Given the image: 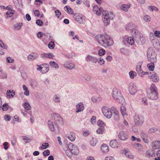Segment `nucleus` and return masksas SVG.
<instances>
[{"label":"nucleus","instance_id":"61","mask_svg":"<svg viewBox=\"0 0 160 160\" xmlns=\"http://www.w3.org/2000/svg\"><path fill=\"white\" fill-rule=\"evenodd\" d=\"M8 105L7 104H4L2 107V109L3 110H7L8 108Z\"/></svg>","mask_w":160,"mask_h":160},{"label":"nucleus","instance_id":"47","mask_svg":"<svg viewBox=\"0 0 160 160\" xmlns=\"http://www.w3.org/2000/svg\"><path fill=\"white\" fill-rule=\"evenodd\" d=\"M104 130V128H99L97 130V132L98 134H102Z\"/></svg>","mask_w":160,"mask_h":160},{"label":"nucleus","instance_id":"44","mask_svg":"<svg viewBox=\"0 0 160 160\" xmlns=\"http://www.w3.org/2000/svg\"><path fill=\"white\" fill-rule=\"evenodd\" d=\"M154 154L153 151L152 150H149L146 152V155L148 157H150L153 156Z\"/></svg>","mask_w":160,"mask_h":160},{"label":"nucleus","instance_id":"59","mask_svg":"<svg viewBox=\"0 0 160 160\" xmlns=\"http://www.w3.org/2000/svg\"><path fill=\"white\" fill-rule=\"evenodd\" d=\"M157 130V129L155 128H152L149 129L148 132L150 133H153L154 132L156 131Z\"/></svg>","mask_w":160,"mask_h":160},{"label":"nucleus","instance_id":"25","mask_svg":"<svg viewBox=\"0 0 160 160\" xmlns=\"http://www.w3.org/2000/svg\"><path fill=\"white\" fill-rule=\"evenodd\" d=\"M68 139L71 141H74L76 138V136L74 133L72 132L68 133Z\"/></svg>","mask_w":160,"mask_h":160},{"label":"nucleus","instance_id":"10","mask_svg":"<svg viewBox=\"0 0 160 160\" xmlns=\"http://www.w3.org/2000/svg\"><path fill=\"white\" fill-rule=\"evenodd\" d=\"M68 148L71 151L72 154L74 155H78L79 153V150L78 147L72 143H70L69 144L68 146H66V148Z\"/></svg>","mask_w":160,"mask_h":160},{"label":"nucleus","instance_id":"37","mask_svg":"<svg viewBox=\"0 0 160 160\" xmlns=\"http://www.w3.org/2000/svg\"><path fill=\"white\" fill-rule=\"evenodd\" d=\"M66 153L69 158H71L72 157V153L69 149L66 150Z\"/></svg>","mask_w":160,"mask_h":160},{"label":"nucleus","instance_id":"35","mask_svg":"<svg viewBox=\"0 0 160 160\" xmlns=\"http://www.w3.org/2000/svg\"><path fill=\"white\" fill-rule=\"evenodd\" d=\"M97 143L96 138H92L90 141V144L93 146H95Z\"/></svg>","mask_w":160,"mask_h":160},{"label":"nucleus","instance_id":"1","mask_svg":"<svg viewBox=\"0 0 160 160\" xmlns=\"http://www.w3.org/2000/svg\"><path fill=\"white\" fill-rule=\"evenodd\" d=\"M98 42L104 47H107L112 45L114 42L111 37L107 34H98L95 37Z\"/></svg>","mask_w":160,"mask_h":160},{"label":"nucleus","instance_id":"58","mask_svg":"<svg viewBox=\"0 0 160 160\" xmlns=\"http://www.w3.org/2000/svg\"><path fill=\"white\" fill-rule=\"evenodd\" d=\"M36 23L38 25L41 26L42 25L43 22L41 20L38 19L36 21Z\"/></svg>","mask_w":160,"mask_h":160},{"label":"nucleus","instance_id":"38","mask_svg":"<svg viewBox=\"0 0 160 160\" xmlns=\"http://www.w3.org/2000/svg\"><path fill=\"white\" fill-rule=\"evenodd\" d=\"M130 77L131 79H133L135 76L137 75V73L134 71H131L129 72Z\"/></svg>","mask_w":160,"mask_h":160},{"label":"nucleus","instance_id":"48","mask_svg":"<svg viewBox=\"0 0 160 160\" xmlns=\"http://www.w3.org/2000/svg\"><path fill=\"white\" fill-rule=\"evenodd\" d=\"M24 107L26 110H29L30 108V106L28 102H25L24 104Z\"/></svg>","mask_w":160,"mask_h":160},{"label":"nucleus","instance_id":"32","mask_svg":"<svg viewBox=\"0 0 160 160\" xmlns=\"http://www.w3.org/2000/svg\"><path fill=\"white\" fill-rule=\"evenodd\" d=\"M7 95L10 97H13L15 95V92L12 90H8L7 91Z\"/></svg>","mask_w":160,"mask_h":160},{"label":"nucleus","instance_id":"26","mask_svg":"<svg viewBox=\"0 0 160 160\" xmlns=\"http://www.w3.org/2000/svg\"><path fill=\"white\" fill-rule=\"evenodd\" d=\"M141 136L145 143H148V136L146 134L143 132H142L141 133Z\"/></svg>","mask_w":160,"mask_h":160},{"label":"nucleus","instance_id":"23","mask_svg":"<svg viewBox=\"0 0 160 160\" xmlns=\"http://www.w3.org/2000/svg\"><path fill=\"white\" fill-rule=\"evenodd\" d=\"M131 6V5L130 3H128L126 4H122L120 7V8L122 10L125 12H127L128 9Z\"/></svg>","mask_w":160,"mask_h":160},{"label":"nucleus","instance_id":"53","mask_svg":"<svg viewBox=\"0 0 160 160\" xmlns=\"http://www.w3.org/2000/svg\"><path fill=\"white\" fill-rule=\"evenodd\" d=\"M105 52V50L103 49H102L98 51V54L100 56L103 55L104 54Z\"/></svg>","mask_w":160,"mask_h":160},{"label":"nucleus","instance_id":"49","mask_svg":"<svg viewBox=\"0 0 160 160\" xmlns=\"http://www.w3.org/2000/svg\"><path fill=\"white\" fill-rule=\"evenodd\" d=\"M121 53L123 54L127 55L128 53V50L125 49L124 48H121L120 50Z\"/></svg>","mask_w":160,"mask_h":160},{"label":"nucleus","instance_id":"42","mask_svg":"<svg viewBox=\"0 0 160 160\" xmlns=\"http://www.w3.org/2000/svg\"><path fill=\"white\" fill-rule=\"evenodd\" d=\"M147 67L151 71H153L154 69V66L153 63H152V64H148L147 65Z\"/></svg>","mask_w":160,"mask_h":160},{"label":"nucleus","instance_id":"40","mask_svg":"<svg viewBox=\"0 0 160 160\" xmlns=\"http://www.w3.org/2000/svg\"><path fill=\"white\" fill-rule=\"evenodd\" d=\"M43 55L45 58H53L54 57V55L52 53H48L44 54Z\"/></svg>","mask_w":160,"mask_h":160},{"label":"nucleus","instance_id":"36","mask_svg":"<svg viewBox=\"0 0 160 160\" xmlns=\"http://www.w3.org/2000/svg\"><path fill=\"white\" fill-rule=\"evenodd\" d=\"M22 87L23 90L25 91L24 94L26 96H28L29 94V92L27 87L25 85H23Z\"/></svg>","mask_w":160,"mask_h":160},{"label":"nucleus","instance_id":"50","mask_svg":"<svg viewBox=\"0 0 160 160\" xmlns=\"http://www.w3.org/2000/svg\"><path fill=\"white\" fill-rule=\"evenodd\" d=\"M0 47L4 49H6L8 48V46L4 44V43L0 39Z\"/></svg>","mask_w":160,"mask_h":160},{"label":"nucleus","instance_id":"13","mask_svg":"<svg viewBox=\"0 0 160 160\" xmlns=\"http://www.w3.org/2000/svg\"><path fill=\"white\" fill-rule=\"evenodd\" d=\"M129 91L131 94H135L137 92L136 86L133 83L131 84L129 87Z\"/></svg>","mask_w":160,"mask_h":160},{"label":"nucleus","instance_id":"64","mask_svg":"<svg viewBox=\"0 0 160 160\" xmlns=\"http://www.w3.org/2000/svg\"><path fill=\"white\" fill-rule=\"evenodd\" d=\"M105 160H115V159L113 157L109 156L106 157L105 158Z\"/></svg>","mask_w":160,"mask_h":160},{"label":"nucleus","instance_id":"39","mask_svg":"<svg viewBox=\"0 0 160 160\" xmlns=\"http://www.w3.org/2000/svg\"><path fill=\"white\" fill-rule=\"evenodd\" d=\"M121 111L123 116L126 114V109L125 107L123 106L121 107Z\"/></svg>","mask_w":160,"mask_h":160},{"label":"nucleus","instance_id":"20","mask_svg":"<svg viewBox=\"0 0 160 160\" xmlns=\"http://www.w3.org/2000/svg\"><path fill=\"white\" fill-rule=\"evenodd\" d=\"M64 66L66 68L69 69L74 68L75 66L74 63L69 62H66L64 63Z\"/></svg>","mask_w":160,"mask_h":160},{"label":"nucleus","instance_id":"57","mask_svg":"<svg viewBox=\"0 0 160 160\" xmlns=\"http://www.w3.org/2000/svg\"><path fill=\"white\" fill-rule=\"evenodd\" d=\"M142 102L144 105H147V100L146 98H143L142 99Z\"/></svg>","mask_w":160,"mask_h":160},{"label":"nucleus","instance_id":"41","mask_svg":"<svg viewBox=\"0 0 160 160\" xmlns=\"http://www.w3.org/2000/svg\"><path fill=\"white\" fill-rule=\"evenodd\" d=\"M144 21L145 22H150L151 20V17L148 15L144 16L143 18Z\"/></svg>","mask_w":160,"mask_h":160},{"label":"nucleus","instance_id":"15","mask_svg":"<svg viewBox=\"0 0 160 160\" xmlns=\"http://www.w3.org/2000/svg\"><path fill=\"white\" fill-rule=\"evenodd\" d=\"M48 124L50 130L52 132L54 131L58 128L57 125L51 121H48Z\"/></svg>","mask_w":160,"mask_h":160},{"label":"nucleus","instance_id":"30","mask_svg":"<svg viewBox=\"0 0 160 160\" xmlns=\"http://www.w3.org/2000/svg\"><path fill=\"white\" fill-rule=\"evenodd\" d=\"M23 25L22 23L20 22L16 23L14 25V29L15 30H20Z\"/></svg>","mask_w":160,"mask_h":160},{"label":"nucleus","instance_id":"51","mask_svg":"<svg viewBox=\"0 0 160 160\" xmlns=\"http://www.w3.org/2000/svg\"><path fill=\"white\" fill-rule=\"evenodd\" d=\"M92 100L94 102H99L100 99L99 98L92 97Z\"/></svg>","mask_w":160,"mask_h":160},{"label":"nucleus","instance_id":"55","mask_svg":"<svg viewBox=\"0 0 160 160\" xmlns=\"http://www.w3.org/2000/svg\"><path fill=\"white\" fill-rule=\"evenodd\" d=\"M48 143H43L42 144V147H41V148L42 149H45L47 148L48 146Z\"/></svg>","mask_w":160,"mask_h":160},{"label":"nucleus","instance_id":"4","mask_svg":"<svg viewBox=\"0 0 160 160\" xmlns=\"http://www.w3.org/2000/svg\"><path fill=\"white\" fill-rule=\"evenodd\" d=\"M113 16L112 13H109L107 11L102 12V20L105 25L107 26L109 25L110 20L113 19Z\"/></svg>","mask_w":160,"mask_h":160},{"label":"nucleus","instance_id":"56","mask_svg":"<svg viewBox=\"0 0 160 160\" xmlns=\"http://www.w3.org/2000/svg\"><path fill=\"white\" fill-rule=\"evenodd\" d=\"M154 34L156 37L159 38H160V31L156 30L155 31L154 33Z\"/></svg>","mask_w":160,"mask_h":160},{"label":"nucleus","instance_id":"34","mask_svg":"<svg viewBox=\"0 0 160 160\" xmlns=\"http://www.w3.org/2000/svg\"><path fill=\"white\" fill-rule=\"evenodd\" d=\"M49 64L51 66L54 68H57L59 67V66L57 63L54 61H51L50 62Z\"/></svg>","mask_w":160,"mask_h":160},{"label":"nucleus","instance_id":"2","mask_svg":"<svg viewBox=\"0 0 160 160\" xmlns=\"http://www.w3.org/2000/svg\"><path fill=\"white\" fill-rule=\"evenodd\" d=\"M149 90L150 92L147 94L148 98L152 100L157 99L158 98V89L154 84H151Z\"/></svg>","mask_w":160,"mask_h":160},{"label":"nucleus","instance_id":"8","mask_svg":"<svg viewBox=\"0 0 160 160\" xmlns=\"http://www.w3.org/2000/svg\"><path fill=\"white\" fill-rule=\"evenodd\" d=\"M134 122L137 125H141L144 122V117L140 115H136L134 117Z\"/></svg>","mask_w":160,"mask_h":160},{"label":"nucleus","instance_id":"27","mask_svg":"<svg viewBox=\"0 0 160 160\" xmlns=\"http://www.w3.org/2000/svg\"><path fill=\"white\" fill-rule=\"evenodd\" d=\"M65 10L70 14H73V10L69 6H66L64 8Z\"/></svg>","mask_w":160,"mask_h":160},{"label":"nucleus","instance_id":"18","mask_svg":"<svg viewBox=\"0 0 160 160\" xmlns=\"http://www.w3.org/2000/svg\"><path fill=\"white\" fill-rule=\"evenodd\" d=\"M85 59L88 62L91 61L94 63H96L98 62V60L97 58L93 57L90 55H88L87 57H86Z\"/></svg>","mask_w":160,"mask_h":160},{"label":"nucleus","instance_id":"43","mask_svg":"<svg viewBox=\"0 0 160 160\" xmlns=\"http://www.w3.org/2000/svg\"><path fill=\"white\" fill-rule=\"evenodd\" d=\"M125 152V155L130 158H133V156L132 155V154L129 152Z\"/></svg>","mask_w":160,"mask_h":160},{"label":"nucleus","instance_id":"54","mask_svg":"<svg viewBox=\"0 0 160 160\" xmlns=\"http://www.w3.org/2000/svg\"><path fill=\"white\" fill-rule=\"evenodd\" d=\"M91 122L92 124H94L96 122V117L94 116H93L91 118Z\"/></svg>","mask_w":160,"mask_h":160},{"label":"nucleus","instance_id":"28","mask_svg":"<svg viewBox=\"0 0 160 160\" xmlns=\"http://www.w3.org/2000/svg\"><path fill=\"white\" fill-rule=\"evenodd\" d=\"M101 150L104 152H107L109 151L108 146L105 144L102 145L101 146Z\"/></svg>","mask_w":160,"mask_h":160},{"label":"nucleus","instance_id":"24","mask_svg":"<svg viewBox=\"0 0 160 160\" xmlns=\"http://www.w3.org/2000/svg\"><path fill=\"white\" fill-rule=\"evenodd\" d=\"M38 57L37 54L33 53L29 54L28 57V59L29 61H33Z\"/></svg>","mask_w":160,"mask_h":160},{"label":"nucleus","instance_id":"62","mask_svg":"<svg viewBox=\"0 0 160 160\" xmlns=\"http://www.w3.org/2000/svg\"><path fill=\"white\" fill-rule=\"evenodd\" d=\"M45 35V34L43 33L42 32H39L37 34V37L38 38H41Z\"/></svg>","mask_w":160,"mask_h":160},{"label":"nucleus","instance_id":"9","mask_svg":"<svg viewBox=\"0 0 160 160\" xmlns=\"http://www.w3.org/2000/svg\"><path fill=\"white\" fill-rule=\"evenodd\" d=\"M38 68H37L38 71H39L42 73H45L47 72L49 70L48 65L46 63L42 64L39 66L37 65Z\"/></svg>","mask_w":160,"mask_h":160},{"label":"nucleus","instance_id":"17","mask_svg":"<svg viewBox=\"0 0 160 160\" xmlns=\"http://www.w3.org/2000/svg\"><path fill=\"white\" fill-rule=\"evenodd\" d=\"M102 8H99L97 6L95 5L93 7V11L97 15H100L102 13Z\"/></svg>","mask_w":160,"mask_h":160},{"label":"nucleus","instance_id":"7","mask_svg":"<svg viewBox=\"0 0 160 160\" xmlns=\"http://www.w3.org/2000/svg\"><path fill=\"white\" fill-rule=\"evenodd\" d=\"M102 112L104 116L107 118H110L112 116V112L108 107L103 106L101 108Z\"/></svg>","mask_w":160,"mask_h":160},{"label":"nucleus","instance_id":"19","mask_svg":"<svg viewBox=\"0 0 160 160\" xmlns=\"http://www.w3.org/2000/svg\"><path fill=\"white\" fill-rule=\"evenodd\" d=\"M110 145L112 148H116L120 146V144L116 140H113L110 141Z\"/></svg>","mask_w":160,"mask_h":160},{"label":"nucleus","instance_id":"31","mask_svg":"<svg viewBox=\"0 0 160 160\" xmlns=\"http://www.w3.org/2000/svg\"><path fill=\"white\" fill-rule=\"evenodd\" d=\"M127 42L130 45H133L134 43V41L133 38L131 37L128 38L127 39Z\"/></svg>","mask_w":160,"mask_h":160},{"label":"nucleus","instance_id":"11","mask_svg":"<svg viewBox=\"0 0 160 160\" xmlns=\"http://www.w3.org/2000/svg\"><path fill=\"white\" fill-rule=\"evenodd\" d=\"M118 138L124 141L128 138V135L126 132L122 131L120 132L119 133Z\"/></svg>","mask_w":160,"mask_h":160},{"label":"nucleus","instance_id":"60","mask_svg":"<svg viewBox=\"0 0 160 160\" xmlns=\"http://www.w3.org/2000/svg\"><path fill=\"white\" fill-rule=\"evenodd\" d=\"M50 154V151L48 150L45 151L43 152V154L45 156H48Z\"/></svg>","mask_w":160,"mask_h":160},{"label":"nucleus","instance_id":"5","mask_svg":"<svg viewBox=\"0 0 160 160\" xmlns=\"http://www.w3.org/2000/svg\"><path fill=\"white\" fill-rule=\"evenodd\" d=\"M147 56L148 60L151 63H154L156 61V54L152 48H149L148 49Z\"/></svg>","mask_w":160,"mask_h":160},{"label":"nucleus","instance_id":"21","mask_svg":"<svg viewBox=\"0 0 160 160\" xmlns=\"http://www.w3.org/2000/svg\"><path fill=\"white\" fill-rule=\"evenodd\" d=\"M52 116L54 117V120L56 122H58V123L62 122V118L58 113L53 114Z\"/></svg>","mask_w":160,"mask_h":160},{"label":"nucleus","instance_id":"22","mask_svg":"<svg viewBox=\"0 0 160 160\" xmlns=\"http://www.w3.org/2000/svg\"><path fill=\"white\" fill-rule=\"evenodd\" d=\"M152 146L154 149H158L160 148V141H155L152 143Z\"/></svg>","mask_w":160,"mask_h":160},{"label":"nucleus","instance_id":"45","mask_svg":"<svg viewBox=\"0 0 160 160\" xmlns=\"http://www.w3.org/2000/svg\"><path fill=\"white\" fill-rule=\"evenodd\" d=\"M14 12V11L13 10H9L7 12L6 14L8 17H10L13 16Z\"/></svg>","mask_w":160,"mask_h":160},{"label":"nucleus","instance_id":"63","mask_svg":"<svg viewBox=\"0 0 160 160\" xmlns=\"http://www.w3.org/2000/svg\"><path fill=\"white\" fill-rule=\"evenodd\" d=\"M11 142L13 146H14L16 144V138L15 137L13 136L12 137Z\"/></svg>","mask_w":160,"mask_h":160},{"label":"nucleus","instance_id":"46","mask_svg":"<svg viewBox=\"0 0 160 160\" xmlns=\"http://www.w3.org/2000/svg\"><path fill=\"white\" fill-rule=\"evenodd\" d=\"M48 47L50 49H52L54 48L55 47V44L54 42L51 41L48 45Z\"/></svg>","mask_w":160,"mask_h":160},{"label":"nucleus","instance_id":"33","mask_svg":"<svg viewBox=\"0 0 160 160\" xmlns=\"http://www.w3.org/2000/svg\"><path fill=\"white\" fill-rule=\"evenodd\" d=\"M97 124L99 127L103 128L106 125L105 123L103 121L100 120H98V121Z\"/></svg>","mask_w":160,"mask_h":160},{"label":"nucleus","instance_id":"12","mask_svg":"<svg viewBox=\"0 0 160 160\" xmlns=\"http://www.w3.org/2000/svg\"><path fill=\"white\" fill-rule=\"evenodd\" d=\"M74 20L80 23L83 22V16L82 14L79 13H75L73 16Z\"/></svg>","mask_w":160,"mask_h":160},{"label":"nucleus","instance_id":"3","mask_svg":"<svg viewBox=\"0 0 160 160\" xmlns=\"http://www.w3.org/2000/svg\"><path fill=\"white\" fill-rule=\"evenodd\" d=\"M112 95L115 99L120 103H123L124 101V98L122 96L120 91L117 89H113Z\"/></svg>","mask_w":160,"mask_h":160},{"label":"nucleus","instance_id":"52","mask_svg":"<svg viewBox=\"0 0 160 160\" xmlns=\"http://www.w3.org/2000/svg\"><path fill=\"white\" fill-rule=\"evenodd\" d=\"M54 101L57 103H59L60 102L59 98L57 95H55L53 98Z\"/></svg>","mask_w":160,"mask_h":160},{"label":"nucleus","instance_id":"14","mask_svg":"<svg viewBox=\"0 0 160 160\" xmlns=\"http://www.w3.org/2000/svg\"><path fill=\"white\" fill-rule=\"evenodd\" d=\"M151 75H149V78L154 82H158L159 81V79L158 74L155 72H152V73H151Z\"/></svg>","mask_w":160,"mask_h":160},{"label":"nucleus","instance_id":"16","mask_svg":"<svg viewBox=\"0 0 160 160\" xmlns=\"http://www.w3.org/2000/svg\"><path fill=\"white\" fill-rule=\"evenodd\" d=\"M76 112L78 113L79 112L82 111L84 109V106L83 103L80 102L78 103L76 105Z\"/></svg>","mask_w":160,"mask_h":160},{"label":"nucleus","instance_id":"29","mask_svg":"<svg viewBox=\"0 0 160 160\" xmlns=\"http://www.w3.org/2000/svg\"><path fill=\"white\" fill-rule=\"evenodd\" d=\"M136 71L139 74H141V75L145 74L146 72H144L141 68V67L140 65L137 66L136 68Z\"/></svg>","mask_w":160,"mask_h":160},{"label":"nucleus","instance_id":"6","mask_svg":"<svg viewBox=\"0 0 160 160\" xmlns=\"http://www.w3.org/2000/svg\"><path fill=\"white\" fill-rule=\"evenodd\" d=\"M131 34L135 37V40L138 43L140 42L144 39L142 34L138 30L136 29H133L131 31Z\"/></svg>","mask_w":160,"mask_h":160}]
</instances>
